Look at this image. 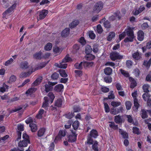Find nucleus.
<instances>
[{"mask_svg":"<svg viewBox=\"0 0 151 151\" xmlns=\"http://www.w3.org/2000/svg\"><path fill=\"white\" fill-rule=\"evenodd\" d=\"M134 28L133 27H128L125 30L124 32H123L122 34L119 35V41L124 38L126 35V33H127L128 37L124 39V42H132L134 38V36L133 31Z\"/></svg>","mask_w":151,"mask_h":151,"instance_id":"nucleus-1","label":"nucleus"},{"mask_svg":"<svg viewBox=\"0 0 151 151\" xmlns=\"http://www.w3.org/2000/svg\"><path fill=\"white\" fill-rule=\"evenodd\" d=\"M46 63H43L41 64L39 66L35 68L34 66H29V68L31 69V71H29L28 72H22L20 75L21 78L26 77L29 76L32 72L35 71V70L39 69H41L44 67L46 65Z\"/></svg>","mask_w":151,"mask_h":151,"instance_id":"nucleus-2","label":"nucleus"},{"mask_svg":"<svg viewBox=\"0 0 151 151\" xmlns=\"http://www.w3.org/2000/svg\"><path fill=\"white\" fill-rule=\"evenodd\" d=\"M48 96L49 98L50 99V100H49L47 97L45 96L44 97V101L43 102L42 105V107L43 108L47 107L50 104H51L53 102L55 98L54 95L51 92H50L48 93Z\"/></svg>","mask_w":151,"mask_h":151,"instance_id":"nucleus-3","label":"nucleus"},{"mask_svg":"<svg viewBox=\"0 0 151 151\" xmlns=\"http://www.w3.org/2000/svg\"><path fill=\"white\" fill-rule=\"evenodd\" d=\"M16 3L13 4L3 14V17L7 19L9 18L16 7Z\"/></svg>","mask_w":151,"mask_h":151,"instance_id":"nucleus-4","label":"nucleus"},{"mask_svg":"<svg viewBox=\"0 0 151 151\" xmlns=\"http://www.w3.org/2000/svg\"><path fill=\"white\" fill-rule=\"evenodd\" d=\"M57 83L48 82L44 86L45 88V91L47 93L51 91L52 89V86L57 84Z\"/></svg>","mask_w":151,"mask_h":151,"instance_id":"nucleus-5","label":"nucleus"},{"mask_svg":"<svg viewBox=\"0 0 151 151\" xmlns=\"http://www.w3.org/2000/svg\"><path fill=\"white\" fill-rule=\"evenodd\" d=\"M110 57L112 60H115L116 59H120L123 58V56L120 55L118 53L112 52L111 53Z\"/></svg>","mask_w":151,"mask_h":151,"instance_id":"nucleus-6","label":"nucleus"},{"mask_svg":"<svg viewBox=\"0 0 151 151\" xmlns=\"http://www.w3.org/2000/svg\"><path fill=\"white\" fill-rule=\"evenodd\" d=\"M103 7V4L101 2H99L96 4L94 7V12L98 13L101 10Z\"/></svg>","mask_w":151,"mask_h":151,"instance_id":"nucleus-7","label":"nucleus"},{"mask_svg":"<svg viewBox=\"0 0 151 151\" xmlns=\"http://www.w3.org/2000/svg\"><path fill=\"white\" fill-rule=\"evenodd\" d=\"M75 131H72V134H70L68 137V141L69 142H72L76 141V140L77 134H76Z\"/></svg>","mask_w":151,"mask_h":151,"instance_id":"nucleus-8","label":"nucleus"},{"mask_svg":"<svg viewBox=\"0 0 151 151\" xmlns=\"http://www.w3.org/2000/svg\"><path fill=\"white\" fill-rule=\"evenodd\" d=\"M48 11L46 10H43L40 12L39 16L37 18V20L39 21L40 19H43L46 17Z\"/></svg>","mask_w":151,"mask_h":151,"instance_id":"nucleus-9","label":"nucleus"},{"mask_svg":"<svg viewBox=\"0 0 151 151\" xmlns=\"http://www.w3.org/2000/svg\"><path fill=\"white\" fill-rule=\"evenodd\" d=\"M66 134V133L65 131L60 130V131L58 135L57 136L55 140V142H56L57 141L60 139L62 137H63L65 136Z\"/></svg>","mask_w":151,"mask_h":151,"instance_id":"nucleus-10","label":"nucleus"},{"mask_svg":"<svg viewBox=\"0 0 151 151\" xmlns=\"http://www.w3.org/2000/svg\"><path fill=\"white\" fill-rule=\"evenodd\" d=\"M132 57L135 60H139L142 58V54L138 52H136L132 54Z\"/></svg>","mask_w":151,"mask_h":151,"instance_id":"nucleus-11","label":"nucleus"},{"mask_svg":"<svg viewBox=\"0 0 151 151\" xmlns=\"http://www.w3.org/2000/svg\"><path fill=\"white\" fill-rule=\"evenodd\" d=\"M46 115V112L43 109H40L39 111L38 114L36 115L37 118L40 119L43 116H45Z\"/></svg>","mask_w":151,"mask_h":151,"instance_id":"nucleus-12","label":"nucleus"},{"mask_svg":"<svg viewBox=\"0 0 151 151\" xmlns=\"http://www.w3.org/2000/svg\"><path fill=\"white\" fill-rule=\"evenodd\" d=\"M120 15V12L119 11H117L113 15L110 17L109 19L113 21L117 18L119 19L121 18V16Z\"/></svg>","mask_w":151,"mask_h":151,"instance_id":"nucleus-13","label":"nucleus"},{"mask_svg":"<svg viewBox=\"0 0 151 151\" xmlns=\"http://www.w3.org/2000/svg\"><path fill=\"white\" fill-rule=\"evenodd\" d=\"M65 62H63V60L61 62H60L59 63H56L55 64V66L57 67L63 68H67V64L65 63Z\"/></svg>","mask_w":151,"mask_h":151,"instance_id":"nucleus-14","label":"nucleus"},{"mask_svg":"<svg viewBox=\"0 0 151 151\" xmlns=\"http://www.w3.org/2000/svg\"><path fill=\"white\" fill-rule=\"evenodd\" d=\"M144 34L142 31H139L137 33V39L140 41H142L144 38Z\"/></svg>","mask_w":151,"mask_h":151,"instance_id":"nucleus-15","label":"nucleus"},{"mask_svg":"<svg viewBox=\"0 0 151 151\" xmlns=\"http://www.w3.org/2000/svg\"><path fill=\"white\" fill-rule=\"evenodd\" d=\"M69 33V29L66 28L62 31L61 33V36L64 37H67Z\"/></svg>","mask_w":151,"mask_h":151,"instance_id":"nucleus-16","label":"nucleus"},{"mask_svg":"<svg viewBox=\"0 0 151 151\" xmlns=\"http://www.w3.org/2000/svg\"><path fill=\"white\" fill-rule=\"evenodd\" d=\"M30 142L27 141L23 140L19 142L18 143V146L19 147H27L28 143Z\"/></svg>","mask_w":151,"mask_h":151,"instance_id":"nucleus-17","label":"nucleus"},{"mask_svg":"<svg viewBox=\"0 0 151 151\" xmlns=\"http://www.w3.org/2000/svg\"><path fill=\"white\" fill-rule=\"evenodd\" d=\"M42 80V77H38L32 84V86H35L39 85L41 82Z\"/></svg>","mask_w":151,"mask_h":151,"instance_id":"nucleus-18","label":"nucleus"},{"mask_svg":"<svg viewBox=\"0 0 151 151\" xmlns=\"http://www.w3.org/2000/svg\"><path fill=\"white\" fill-rule=\"evenodd\" d=\"M129 80L131 82L130 87L132 88H134L136 86L135 81L131 77L129 78Z\"/></svg>","mask_w":151,"mask_h":151,"instance_id":"nucleus-19","label":"nucleus"},{"mask_svg":"<svg viewBox=\"0 0 151 151\" xmlns=\"http://www.w3.org/2000/svg\"><path fill=\"white\" fill-rule=\"evenodd\" d=\"M29 127L31 129L32 131L33 132H36L37 130V125L35 124L34 123L30 124Z\"/></svg>","mask_w":151,"mask_h":151,"instance_id":"nucleus-20","label":"nucleus"},{"mask_svg":"<svg viewBox=\"0 0 151 151\" xmlns=\"http://www.w3.org/2000/svg\"><path fill=\"white\" fill-rule=\"evenodd\" d=\"M82 62L83 63V64H82L83 67L85 68L89 67L92 66L93 65V63L92 62Z\"/></svg>","mask_w":151,"mask_h":151,"instance_id":"nucleus-21","label":"nucleus"},{"mask_svg":"<svg viewBox=\"0 0 151 151\" xmlns=\"http://www.w3.org/2000/svg\"><path fill=\"white\" fill-rule=\"evenodd\" d=\"M119 133L122 135L124 138H127L128 137V134L126 132L123 131L121 129H119Z\"/></svg>","mask_w":151,"mask_h":151,"instance_id":"nucleus-22","label":"nucleus"},{"mask_svg":"<svg viewBox=\"0 0 151 151\" xmlns=\"http://www.w3.org/2000/svg\"><path fill=\"white\" fill-rule=\"evenodd\" d=\"M53 51L56 55H57L60 53L62 51V50L58 47H56L53 48Z\"/></svg>","mask_w":151,"mask_h":151,"instance_id":"nucleus-23","label":"nucleus"},{"mask_svg":"<svg viewBox=\"0 0 151 151\" xmlns=\"http://www.w3.org/2000/svg\"><path fill=\"white\" fill-rule=\"evenodd\" d=\"M63 101V98L58 99L55 101V105L58 107H60L62 104Z\"/></svg>","mask_w":151,"mask_h":151,"instance_id":"nucleus-24","label":"nucleus"},{"mask_svg":"<svg viewBox=\"0 0 151 151\" xmlns=\"http://www.w3.org/2000/svg\"><path fill=\"white\" fill-rule=\"evenodd\" d=\"M37 89L35 88H32L29 89L26 92V93L28 95H31L36 91Z\"/></svg>","mask_w":151,"mask_h":151,"instance_id":"nucleus-25","label":"nucleus"},{"mask_svg":"<svg viewBox=\"0 0 151 151\" xmlns=\"http://www.w3.org/2000/svg\"><path fill=\"white\" fill-rule=\"evenodd\" d=\"M20 67L23 69L27 68L29 67L28 63L26 61L22 62L20 65Z\"/></svg>","mask_w":151,"mask_h":151,"instance_id":"nucleus-26","label":"nucleus"},{"mask_svg":"<svg viewBox=\"0 0 151 151\" xmlns=\"http://www.w3.org/2000/svg\"><path fill=\"white\" fill-rule=\"evenodd\" d=\"M14 60L12 58H10L9 60L6 61L4 65L5 66H8L12 64L14 62Z\"/></svg>","mask_w":151,"mask_h":151,"instance_id":"nucleus-27","label":"nucleus"},{"mask_svg":"<svg viewBox=\"0 0 151 151\" xmlns=\"http://www.w3.org/2000/svg\"><path fill=\"white\" fill-rule=\"evenodd\" d=\"M79 23V21L78 20L74 21L69 24V26L71 28H74Z\"/></svg>","mask_w":151,"mask_h":151,"instance_id":"nucleus-28","label":"nucleus"},{"mask_svg":"<svg viewBox=\"0 0 151 151\" xmlns=\"http://www.w3.org/2000/svg\"><path fill=\"white\" fill-rule=\"evenodd\" d=\"M143 88L145 92L147 93L150 89V86L147 84H145L143 86Z\"/></svg>","mask_w":151,"mask_h":151,"instance_id":"nucleus-29","label":"nucleus"},{"mask_svg":"<svg viewBox=\"0 0 151 151\" xmlns=\"http://www.w3.org/2000/svg\"><path fill=\"white\" fill-rule=\"evenodd\" d=\"M8 88V86L6 85L5 83L3 84V86L0 88V91L2 92H4L6 91Z\"/></svg>","mask_w":151,"mask_h":151,"instance_id":"nucleus-30","label":"nucleus"},{"mask_svg":"<svg viewBox=\"0 0 151 151\" xmlns=\"http://www.w3.org/2000/svg\"><path fill=\"white\" fill-rule=\"evenodd\" d=\"M63 88V86L62 84L56 85L55 87V90L58 91H60Z\"/></svg>","mask_w":151,"mask_h":151,"instance_id":"nucleus-31","label":"nucleus"},{"mask_svg":"<svg viewBox=\"0 0 151 151\" xmlns=\"http://www.w3.org/2000/svg\"><path fill=\"white\" fill-rule=\"evenodd\" d=\"M92 148L95 151H98V145L97 141H95L92 144Z\"/></svg>","mask_w":151,"mask_h":151,"instance_id":"nucleus-32","label":"nucleus"},{"mask_svg":"<svg viewBox=\"0 0 151 151\" xmlns=\"http://www.w3.org/2000/svg\"><path fill=\"white\" fill-rule=\"evenodd\" d=\"M28 106V105L26 104L22 107H18L17 108L15 109H12L11 111V113H12L15 112H16L18 111L19 110L22 109H25Z\"/></svg>","mask_w":151,"mask_h":151,"instance_id":"nucleus-33","label":"nucleus"},{"mask_svg":"<svg viewBox=\"0 0 151 151\" xmlns=\"http://www.w3.org/2000/svg\"><path fill=\"white\" fill-rule=\"evenodd\" d=\"M93 51L95 53H99L100 51L99 50V46L98 45L95 44L93 45Z\"/></svg>","mask_w":151,"mask_h":151,"instance_id":"nucleus-34","label":"nucleus"},{"mask_svg":"<svg viewBox=\"0 0 151 151\" xmlns=\"http://www.w3.org/2000/svg\"><path fill=\"white\" fill-rule=\"evenodd\" d=\"M104 72L106 74L110 75L112 72V70L111 68L107 67L104 69Z\"/></svg>","mask_w":151,"mask_h":151,"instance_id":"nucleus-35","label":"nucleus"},{"mask_svg":"<svg viewBox=\"0 0 151 151\" xmlns=\"http://www.w3.org/2000/svg\"><path fill=\"white\" fill-rule=\"evenodd\" d=\"M45 131V129L44 128L40 129L38 132L37 135L38 137L42 136Z\"/></svg>","mask_w":151,"mask_h":151,"instance_id":"nucleus-36","label":"nucleus"},{"mask_svg":"<svg viewBox=\"0 0 151 151\" xmlns=\"http://www.w3.org/2000/svg\"><path fill=\"white\" fill-rule=\"evenodd\" d=\"M42 56V52H39L36 53L34 55L33 57L37 59H41Z\"/></svg>","mask_w":151,"mask_h":151,"instance_id":"nucleus-37","label":"nucleus"},{"mask_svg":"<svg viewBox=\"0 0 151 151\" xmlns=\"http://www.w3.org/2000/svg\"><path fill=\"white\" fill-rule=\"evenodd\" d=\"M115 36V33L114 32H111L110 33L107 37V40L109 41H111L112 39Z\"/></svg>","mask_w":151,"mask_h":151,"instance_id":"nucleus-38","label":"nucleus"},{"mask_svg":"<svg viewBox=\"0 0 151 151\" xmlns=\"http://www.w3.org/2000/svg\"><path fill=\"white\" fill-rule=\"evenodd\" d=\"M119 71L121 73V74H122L125 77H129V73L124 70L122 69H120L119 70Z\"/></svg>","mask_w":151,"mask_h":151,"instance_id":"nucleus-39","label":"nucleus"},{"mask_svg":"<svg viewBox=\"0 0 151 151\" xmlns=\"http://www.w3.org/2000/svg\"><path fill=\"white\" fill-rule=\"evenodd\" d=\"M52 47V44L50 43H47L45 47V49L47 51L50 50Z\"/></svg>","mask_w":151,"mask_h":151,"instance_id":"nucleus-40","label":"nucleus"},{"mask_svg":"<svg viewBox=\"0 0 151 151\" xmlns=\"http://www.w3.org/2000/svg\"><path fill=\"white\" fill-rule=\"evenodd\" d=\"M90 135L91 137L96 138L98 136V133L96 130L93 129L91 132Z\"/></svg>","mask_w":151,"mask_h":151,"instance_id":"nucleus-41","label":"nucleus"},{"mask_svg":"<svg viewBox=\"0 0 151 151\" xmlns=\"http://www.w3.org/2000/svg\"><path fill=\"white\" fill-rule=\"evenodd\" d=\"M16 80V76L14 75H12L10 77L8 83H12L15 82Z\"/></svg>","mask_w":151,"mask_h":151,"instance_id":"nucleus-42","label":"nucleus"},{"mask_svg":"<svg viewBox=\"0 0 151 151\" xmlns=\"http://www.w3.org/2000/svg\"><path fill=\"white\" fill-rule=\"evenodd\" d=\"M63 62H68L72 61V59L69 56V55H66L65 58L63 59Z\"/></svg>","mask_w":151,"mask_h":151,"instance_id":"nucleus-43","label":"nucleus"},{"mask_svg":"<svg viewBox=\"0 0 151 151\" xmlns=\"http://www.w3.org/2000/svg\"><path fill=\"white\" fill-rule=\"evenodd\" d=\"M92 51V48L90 46L87 45L86 48L85 52L87 54H90Z\"/></svg>","mask_w":151,"mask_h":151,"instance_id":"nucleus-44","label":"nucleus"},{"mask_svg":"<svg viewBox=\"0 0 151 151\" xmlns=\"http://www.w3.org/2000/svg\"><path fill=\"white\" fill-rule=\"evenodd\" d=\"M133 132L134 133L139 134L140 133V131L139 129L136 127H134L132 128Z\"/></svg>","mask_w":151,"mask_h":151,"instance_id":"nucleus-45","label":"nucleus"},{"mask_svg":"<svg viewBox=\"0 0 151 151\" xmlns=\"http://www.w3.org/2000/svg\"><path fill=\"white\" fill-rule=\"evenodd\" d=\"M125 104L126 109L127 110H129L131 109L132 106V103L130 101H126Z\"/></svg>","mask_w":151,"mask_h":151,"instance_id":"nucleus-46","label":"nucleus"},{"mask_svg":"<svg viewBox=\"0 0 151 151\" xmlns=\"http://www.w3.org/2000/svg\"><path fill=\"white\" fill-rule=\"evenodd\" d=\"M59 73L60 76L63 77H66L67 76V75L63 70H60L59 71Z\"/></svg>","mask_w":151,"mask_h":151,"instance_id":"nucleus-47","label":"nucleus"},{"mask_svg":"<svg viewBox=\"0 0 151 151\" xmlns=\"http://www.w3.org/2000/svg\"><path fill=\"white\" fill-rule=\"evenodd\" d=\"M139 104L138 103L137 100L135 99L134 100V109L137 111L139 107Z\"/></svg>","mask_w":151,"mask_h":151,"instance_id":"nucleus-48","label":"nucleus"},{"mask_svg":"<svg viewBox=\"0 0 151 151\" xmlns=\"http://www.w3.org/2000/svg\"><path fill=\"white\" fill-rule=\"evenodd\" d=\"M34 122H35V119H33L31 117H29L25 120V122L27 124L33 123Z\"/></svg>","mask_w":151,"mask_h":151,"instance_id":"nucleus-49","label":"nucleus"},{"mask_svg":"<svg viewBox=\"0 0 151 151\" xmlns=\"http://www.w3.org/2000/svg\"><path fill=\"white\" fill-rule=\"evenodd\" d=\"M110 123L109 127L114 129H116L118 128V126L115 125L114 122H109Z\"/></svg>","mask_w":151,"mask_h":151,"instance_id":"nucleus-50","label":"nucleus"},{"mask_svg":"<svg viewBox=\"0 0 151 151\" xmlns=\"http://www.w3.org/2000/svg\"><path fill=\"white\" fill-rule=\"evenodd\" d=\"M104 81L106 83H111L112 81V78L110 76L105 77L104 78Z\"/></svg>","mask_w":151,"mask_h":151,"instance_id":"nucleus-51","label":"nucleus"},{"mask_svg":"<svg viewBox=\"0 0 151 151\" xmlns=\"http://www.w3.org/2000/svg\"><path fill=\"white\" fill-rule=\"evenodd\" d=\"M79 125V123L78 121H75L73 123L72 126L75 130L78 129Z\"/></svg>","mask_w":151,"mask_h":151,"instance_id":"nucleus-52","label":"nucleus"},{"mask_svg":"<svg viewBox=\"0 0 151 151\" xmlns=\"http://www.w3.org/2000/svg\"><path fill=\"white\" fill-rule=\"evenodd\" d=\"M141 115L143 119L147 118V111L145 110H142L141 111Z\"/></svg>","mask_w":151,"mask_h":151,"instance_id":"nucleus-53","label":"nucleus"},{"mask_svg":"<svg viewBox=\"0 0 151 151\" xmlns=\"http://www.w3.org/2000/svg\"><path fill=\"white\" fill-rule=\"evenodd\" d=\"M150 95L148 93H144L142 95L143 99L145 101L148 99L150 98Z\"/></svg>","mask_w":151,"mask_h":151,"instance_id":"nucleus-54","label":"nucleus"},{"mask_svg":"<svg viewBox=\"0 0 151 151\" xmlns=\"http://www.w3.org/2000/svg\"><path fill=\"white\" fill-rule=\"evenodd\" d=\"M83 62H81L80 63H76L75 65L76 68L77 69H81L83 68Z\"/></svg>","mask_w":151,"mask_h":151,"instance_id":"nucleus-55","label":"nucleus"},{"mask_svg":"<svg viewBox=\"0 0 151 151\" xmlns=\"http://www.w3.org/2000/svg\"><path fill=\"white\" fill-rule=\"evenodd\" d=\"M86 58L87 60H92L94 59L95 58V56L91 54H87L86 56Z\"/></svg>","mask_w":151,"mask_h":151,"instance_id":"nucleus-56","label":"nucleus"},{"mask_svg":"<svg viewBox=\"0 0 151 151\" xmlns=\"http://www.w3.org/2000/svg\"><path fill=\"white\" fill-rule=\"evenodd\" d=\"M122 119L121 117L118 116H115V121L116 123H119L122 122Z\"/></svg>","mask_w":151,"mask_h":151,"instance_id":"nucleus-57","label":"nucleus"},{"mask_svg":"<svg viewBox=\"0 0 151 151\" xmlns=\"http://www.w3.org/2000/svg\"><path fill=\"white\" fill-rule=\"evenodd\" d=\"M72 122L71 120H69L66 123V124L65 125V127L66 129H68L70 128L71 126Z\"/></svg>","mask_w":151,"mask_h":151,"instance_id":"nucleus-58","label":"nucleus"},{"mask_svg":"<svg viewBox=\"0 0 151 151\" xmlns=\"http://www.w3.org/2000/svg\"><path fill=\"white\" fill-rule=\"evenodd\" d=\"M121 103L118 102L112 101L111 102V105L114 107H117L121 105Z\"/></svg>","mask_w":151,"mask_h":151,"instance_id":"nucleus-59","label":"nucleus"},{"mask_svg":"<svg viewBox=\"0 0 151 151\" xmlns=\"http://www.w3.org/2000/svg\"><path fill=\"white\" fill-rule=\"evenodd\" d=\"M94 142L91 137L89 136L88 137L87 141H86V142L88 144L91 145Z\"/></svg>","mask_w":151,"mask_h":151,"instance_id":"nucleus-60","label":"nucleus"},{"mask_svg":"<svg viewBox=\"0 0 151 151\" xmlns=\"http://www.w3.org/2000/svg\"><path fill=\"white\" fill-rule=\"evenodd\" d=\"M23 138L24 139L23 140L29 142L28 136L25 133H23L22 136Z\"/></svg>","mask_w":151,"mask_h":151,"instance_id":"nucleus-61","label":"nucleus"},{"mask_svg":"<svg viewBox=\"0 0 151 151\" xmlns=\"http://www.w3.org/2000/svg\"><path fill=\"white\" fill-rule=\"evenodd\" d=\"M96 30L97 32L99 33H101L103 31V29L101 25L99 24L96 27Z\"/></svg>","mask_w":151,"mask_h":151,"instance_id":"nucleus-62","label":"nucleus"},{"mask_svg":"<svg viewBox=\"0 0 151 151\" xmlns=\"http://www.w3.org/2000/svg\"><path fill=\"white\" fill-rule=\"evenodd\" d=\"M89 37L91 39H94L95 37V35L93 33V31H90L89 32Z\"/></svg>","mask_w":151,"mask_h":151,"instance_id":"nucleus-63","label":"nucleus"},{"mask_svg":"<svg viewBox=\"0 0 151 151\" xmlns=\"http://www.w3.org/2000/svg\"><path fill=\"white\" fill-rule=\"evenodd\" d=\"M75 75L76 76L80 77L82 75V72L80 70H75Z\"/></svg>","mask_w":151,"mask_h":151,"instance_id":"nucleus-64","label":"nucleus"}]
</instances>
